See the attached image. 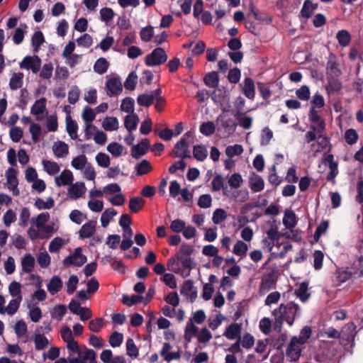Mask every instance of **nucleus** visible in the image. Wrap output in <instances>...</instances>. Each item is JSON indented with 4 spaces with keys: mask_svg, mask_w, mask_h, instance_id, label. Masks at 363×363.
<instances>
[{
    "mask_svg": "<svg viewBox=\"0 0 363 363\" xmlns=\"http://www.w3.org/2000/svg\"><path fill=\"white\" fill-rule=\"evenodd\" d=\"M272 313L275 317L274 330L280 333L284 321L290 326L294 324L295 319L301 315V308L297 303L291 301L286 304H280Z\"/></svg>",
    "mask_w": 363,
    "mask_h": 363,
    "instance_id": "nucleus-1",
    "label": "nucleus"
},
{
    "mask_svg": "<svg viewBox=\"0 0 363 363\" xmlns=\"http://www.w3.org/2000/svg\"><path fill=\"white\" fill-rule=\"evenodd\" d=\"M167 269L179 274L183 277L190 275V272L195 267V263L191 257L182 255L177 252L167 261Z\"/></svg>",
    "mask_w": 363,
    "mask_h": 363,
    "instance_id": "nucleus-2",
    "label": "nucleus"
},
{
    "mask_svg": "<svg viewBox=\"0 0 363 363\" xmlns=\"http://www.w3.org/2000/svg\"><path fill=\"white\" fill-rule=\"evenodd\" d=\"M194 137V133L191 131H187L183 137L178 141L175 145L173 151L171 153V156L173 157H180L183 160L186 158H190L191 151L189 148V144L187 142V139Z\"/></svg>",
    "mask_w": 363,
    "mask_h": 363,
    "instance_id": "nucleus-3",
    "label": "nucleus"
},
{
    "mask_svg": "<svg viewBox=\"0 0 363 363\" xmlns=\"http://www.w3.org/2000/svg\"><path fill=\"white\" fill-rule=\"evenodd\" d=\"M167 60V55L162 48L154 49L145 58V63L148 67H155L164 64Z\"/></svg>",
    "mask_w": 363,
    "mask_h": 363,
    "instance_id": "nucleus-4",
    "label": "nucleus"
},
{
    "mask_svg": "<svg viewBox=\"0 0 363 363\" xmlns=\"http://www.w3.org/2000/svg\"><path fill=\"white\" fill-rule=\"evenodd\" d=\"M87 261L86 257L82 254L81 247H77L74 250V253L66 257L63 260V264L65 267L74 265L76 267H81Z\"/></svg>",
    "mask_w": 363,
    "mask_h": 363,
    "instance_id": "nucleus-5",
    "label": "nucleus"
},
{
    "mask_svg": "<svg viewBox=\"0 0 363 363\" xmlns=\"http://www.w3.org/2000/svg\"><path fill=\"white\" fill-rule=\"evenodd\" d=\"M356 325L351 323H348L344 328L341 333V336L339 338L340 340L341 345L346 346L351 343V347L354 345V337L357 334Z\"/></svg>",
    "mask_w": 363,
    "mask_h": 363,
    "instance_id": "nucleus-6",
    "label": "nucleus"
},
{
    "mask_svg": "<svg viewBox=\"0 0 363 363\" xmlns=\"http://www.w3.org/2000/svg\"><path fill=\"white\" fill-rule=\"evenodd\" d=\"M342 74L335 55L330 54L326 65L327 79L339 77Z\"/></svg>",
    "mask_w": 363,
    "mask_h": 363,
    "instance_id": "nucleus-7",
    "label": "nucleus"
},
{
    "mask_svg": "<svg viewBox=\"0 0 363 363\" xmlns=\"http://www.w3.org/2000/svg\"><path fill=\"white\" fill-rule=\"evenodd\" d=\"M41 67V60L38 55L26 56L20 62V67L37 73Z\"/></svg>",
    "mask_w": 363,
    "mask_h": 363,
    "instance_id": "nucleus-8",
    "label": "nucleus"
},
{
    "mask_svg": "<svg viewBox=\"0 0 363 363\" xmlns=\"http://www.w3.org/2000/svg\"><path fill=\"white\" fill-rule=\"evenodd\" d=\"M298 345L300 344L297 342V337L293 336L286 350V356L291 362L297 361L301 356V348Z\"/></svg>",
    "mask_w": 363,
    "mask_h": 363,
    "instance_id": "nucleus-9",
    "label": "nucleus"
},
{
    "mask_svg": "<svg viewBox=\"0 0 363 363\" xmlns=\"http://www.w3.org/2000/svg\"><path fill=\"white\" fill-rule=\"evenodd\" d=\"M308 117L313 123L316 124L311 125L310 128L312 130H317L318 133H323L325 129V121L320 118L318 111L315 109V107H311Z\"/></svg>",
    "mask_w": 363,
    "mask_h": 363,
    "instance_id": "nucleus-10",
    "label": "nucleus"
},
{
    "mask_svg": "<svg viewBox=\"0 0 363 363\" xmlns=\"http://www.w3.org/2000/svg\"><path fill=\"white\" fill-rule=\"evenodd\" d=\"M276 281L272 274H268L262 277L261 282L259 286V293L260 295H264L274 288Z\"/></svg>",
    "mask_w": 363,
    "mask_h": 363,
    "instance_id": "nucleus-11",
    "label": "nucleus"
},
{
    "mask_svg": "<svg viewBox=\"0 0 363 363\" xmlns=\"http://www.w3.org/2000/svg\"><path fill=\"white\" fill-rule=\"evenodd\" d=\"M243 94L249 99H254L255 96V86L254 80L250 77H246L242 84H240Z\"/></svg>",
    "mask_w": 363,
    "mask_h": 363,
    "instance_id": "nucleus-12",
    "label": "nucleus"
},
{
    "mask_svg": "<svg viewBox=\"0 0 363 363\" xmlns=\"http://www.w3.org/2000/svg\"><path fill=\"white\" fill-rule=\"evenodd\" d=\"M149 145V140L147 138L143 139L139 144L133 145L131 148V156L135 159H139L141 156L146 154Z\"/></svg>",
    "mask_w": 363,
    "mask_h": 363,
    "instance_id": "nucleus-13",
    "label": "nucleus"
},
{
    "mask_svg": "<svg viewBox=\"0 0 363 363\" xmlns=\"http://www.w3.org/2000/svg\"><path fill=\"white\" fill-rule=\"evenodd\" d=\"M108 89V94L111 96L118 95L123 91V86L121 82L118 78H111L106 84Z\"/></svg>",
    "mask_w": 363,
    "mask_h": 363,
    "instance_id": "nucleus-14",
    "label": "nucleus"
},
{
    "mask_svg": "<svg viewBox=\"0 0 363 363\" xmlns=\"http://www.w3.org/2000/svg\"><path fill=\"white\" fill-rule=\"evenodd\" d=\"M171 349L172 345L169 342H164L160 351V355L168 362L173 359H179L181 357L179 350L169 352Z\"/></svg>",
    "mask_w": 363,
    "mask_h": 363,
    "instance_id": "nucleus-15",
    "label": "nucleus"
},
{
    "mask_svg": "<svg viewBox=\"0 0 363 363\" xmlns=\"http://www.w3.org/2000/svg\"><path fill=\"white\" fill-rule=\"evenodd\" d=\"M96 224V221L93 220L84 223L79 231L80 238H91L95 233Z\"/></svg>",
    "mask_w": 363,
    "mask_h": 363,
    "instance_id": "nucleus-16",
    "label": "nucleus"
},
{
    "mask_svg": "<svg viewBox=\"0 0 363 363\" xmlns=\"http://www.w3.org/2000/svg\"><path fill=\"white\" fill-rule=\"evenodd\" d=\"M180 293L184 296L190 298L191 302H193L197 297V292L194 290V284L190 279L184 281L180 289Z\"/></svg>",
    "mask_w": 363,
    "mask_h": 363,
    "instance_id": "nucleus-17",
    "label": "nucleus"
},
{
    "mask_svg": "<svg viewBox=\"0 0 363 363\" xmlns=\"http://www.w3.org/2000/svg\"><path fill=\"white\" fill-rule=\"evenodd\" d=\"M73 174L70 170H63L60 175L55 177V183L57 186H67L72 184L73 181Z\"/></svg>",
    "mask_w": 363,
    "mask_h": 363,
    "instance_id": "nucleus-18",
    "label": "nucleus"
},
{
    "mask_svg": "<svg viewBox=\"0 0 363 363\" xmlns=\"http://www.w3.org/2000/svg\"><path fill=\"white\" fill-rule=\"evenodd\" d=\"M66 130L72 139L76 140L78 138V124L72 118L69 113L66 116Z\"/></svg>",
    "mask_w": 363,
    "mask_h": 363,
    "instance_id": "nucleus-19",
    "label": "nucleus"
},
{
    "mask_svg": "<svg viewBox=\"0 0 363 363\" xmlns=\"http://www.w3.org/2000/svg\"><path fill=\"white\" fill-rule=\"evenodd\" d=\"M52 151L55 155L58 158L66 157L69 153V147L63 141L55 142L52 146Z\"/></svg>",
    "mask_w": 363,
    "mask_h": 363,
    "instance_id": "nucleus-20",
    "label": "nucleus"
},
{
    "mask_svg": "<svg viewBox=\"0 0 363 363\" xmlns=\"http://www.w3.org/2000/svg\"><path fill=\"white\" fill-rule=\"evenodd\" d=\"M85 192V186L83 182H77L72 184L68 189V194L70 198L77 199L81 197Z\"/></svg>",
    "mask_w": 363,
    "mask_h": 363,
    "instance_id": "nucleus-21",
    "label": "nucleus"
},
{
    "mask_svg": "<svg viewBox=\"0 0 363 363\" xmlns=\"http://www.w3.org/2000/svg\"><path fill=\"white\" fill-rule=\"evenodd\" d=\"M283 223L287 229L294 228L296 225V216L292 210L287 209L285 211Z\"/></svg>",
    "mask_w": 363,
    "mask_h": 363,
    "instance_id": "nucleus-22",
    "label": "nucleus"
},
{
    "mask_svg": "<svg viewBox=\"0 0 363 363\" xmlns=\"http://www.w3.org/2000/svg\"><path fill=\"white\" fill-rule=\"evenodd\" d=\"M62 281L58 276H54L50 280L48 284V290L52 294L54 295L59 292L62 288Z\"/></svg>",
    "mask_w": 363,
    "mask_h": 363,
    "instance_id": "nucleus-23",
    "label": "nucleus"
},
{
    "mask_svg": "<svg viewBox=\"0 0 363 363\" xmlns=\"http://www.w3.org/2000/svg\"><path fill=\"white\" fill-rule=\"evenodd\" d=\"M241 333V326L238 323H232L227 328L224 333V335L228 340H235L237 337H240Z\"/></svg>",
    "mask_w": 363,
    "mask_h": 363,
    "instance_id": "nucleus-24",
    "label": "nucleus"
},
{
    "mask_svg": "<svg viewBox=\"0 0 363 363\" xmlns=\"http://www.w3.org/2000/svg\"><path fill=\"white\" fill-rule=\"evenodd\" d=\"M204 84L210 88H216L219 84V77L216 72H208L203 77Z\"/></svg>",
    "mask_w": 363,
    "mask_h": 363,
    "instance_id": "nucleus-25",
    "label": "nucleus"
},
{
    "mask_svg": "<svg viewBox=\"0 0 363 363\" xmlns=\"http://www.w3.org/2000/svg\"><path fill=\"white\" fill-rule=\"evenodd\" d=\"M317 8V4H313L311 0H306L301 10V15L303 18H309Z\"/></svg>",
    "mask_w": 363,
    "mask_h": 363,
    "instance_id": "nucleus-26",
    "label": "nucleus"
},
{
    "mask_svg": "<svg viewBox=\"0 0 363 363\" xmlns=\"http://www.w3.org/2000/svg\"><path fill=\"white\" fill-rule=\"evenodd\" d=\"M250 187L253 192H259L264 189V182L263 179L257 174L250 179Z\"/></svg>",
    "mask_w": 363,
    "mask_h": 363,
    "instance_id": "nucleus-27",
    "label": "nucleus"
},
{
    "mask_svg": "<svg viewBox=\"0 0 363 363\" xmlns=\"http://www.w3.org/2000/svg\"><path fill=\"white\" fill-rule=\"evenodd\" d=\"M35 265V259L30 254H26L21 260L22 270L26 273L33 271Z\"/></svg>",
    "mask_w": 363,
    "mask_h": 363,
    "instance_id": "nucleus-28",
    "label": "nucleus"
},
{
    "mask_svg": "<svg viewBox=\"0 0 363 363\" xmlns=\"http://www.w3.org/2000/svg\"><path fill=\"white\" fill-rule=\"evenodd\" d=\"M138 122V116L135 113H133V115H128L125 116L124 125L129 132H132L137 128Z\"/></svg>",
    "mask_w": 363,
    "mask_h": 363,
    "instance_id": "nucleus-29",
    "label": "nucleus"
},
{
    "mask_svg": "<svg viewBox=\"0 0 363 363\" xmlns=\"http://www.w3.org/2000/svg\"><path fill=\"white\" fill-rule=\"evenodd\" d=\"M145 200L140 196L133 197L129 201V209L132 213H138L145 205Z\"/></svg>",
    "mask_w": 363,
    "mask_h": 363,
    "instance_id": "nucleus-30",
    "label": "nucleus"
},
{
    "mask_svg": "<svg viewBox=\"0 0 363 363\" xmlns=\"http://www.w3.org/2000/svg\"><path fill=\"white\" fill-rule=\"evenodd\" d=\"M23 74L13 73L10 79L9 86L12 90L20 89L23 86Z\"/></svg>",
    "mask_w": 363,
    "mask_h": 363,
    "instance_id": "nucleus-31",
    "label": "nucleus"
},
{
    "mask_svg": "<svg viewBox=\"0 0 363 363\" xmlns=\"http://www.w3.org/2000/svg\"><path fill=\"white\" fill-rule=\"evenodd\" d=\"M17 172L13 167H9L6 172L8 188L18 186V180L16 177Z\"/></svg>",
    "mask_w": 363,
    "mask_h": 363,
    "instance_id": "nucleus-32",
    "label": "nucleus"
},
{
    "mask_svg": "<svg viewBox=\"0 0 363 363\" xmlns=\"http://www.w3.org/2000/svg\"><path fill=\"white\" fill-rule=\"evenodd\" d=\"M46 109V99L41 98L37 100L35 104L32 106L30 112L33 115L43 114Z\"/></svg>",
    "mask_w": 363,
    "mask_h": 363,
    "instance_id": "nucleus-33",
    "label": "nucleus"
},
{
    "mask_svg": "<svg viewBox=\"0 0 363 363\" xmlns=\"http://www.w3.org/2000/svg\"><path fill=\"white\" fill-rule=\"evenodd\" d=\"M82 116L85 125H87V127L90 128L91 123L95 119L96 112H94L91 108L86 106L83 110Z\"/></svg>",
    "mask_w": 363,
    "mask_h": 363,
    "instance_id": "nucleus-34",
    "label": "nucleus"
},
{
    "mask_svg": "<svg viewBox=\"0 0 363 363\" xmlns=\"http://www.w3.org/2000/svg\"><path fill=\"white\" fill-rule=\"evenodd\" d=\"M109 64L106 59L104 57L99 58L94 63V70L95 72L102 74L108 70Z\"/></svg>",
    "mask_w": 363,
    "mask_h": 363,
    "instance_id": "nucleus-35",
    "label": "nucleus"
},
{
    "mask_svg": "<svg viewBox=\"0 0 363 363\" xmlns=\"http://www.w3.org/2000/svg\"><path fill=\"white\" fill-rule=\"evenodd\" d=\"M336 38L338 43L342 47L347 46L351 41V35L346 30H339L336 35Z\"/></svg>",
    "mask_w": 363,
    "mask_h": 363,
    "instance_id": "nucleus-36",
    "label": "nucleus"
},
{
    "mask_svg": "<svg viewBox=\"0 0 363 363\" xmlns=\"http://www.w3.org/2000/svg\"><path fill=\"white\" fill-rule=\"evenodd\" d=\"M43 164L45 171L50 175H54L60 172V166L55 162L43 160Z\"/></svg>",
    "mask_w": 363,
    "mask_h": 363,
    "instance_id": "nucleus-37",
    "label": "nucleus"
},
{
    "mask_svg": "<svg viewBox=\"0 0 363 363\" xmlns=\"http://www.w3.org/2000/svg\"><path fill=\"white\" fill-rule=\"evenodd\" d=\"M116 215L117 211L112 208H107L106 210H105L101 216V225L104 228H106L110 223L112 218Z\"/></svg>",
    "mask_w": 363,
    "mask_h": 363,
    "instance_id": "nucleus-38",
    "label": "nucleus"
},
{
    "mask_svg": "<svg viewBox=\"0 0 363 363\" xmlns=\"http://www.w3.org/2000/svg\"><path fill=\"white\" fill-rule=\"evenodd\" d=\"M308 286V284L307 282H302L299 287L295 291V294L303 303L306 302L310 296V294L307 293Z\"/></svg>",
    "mask_w": 363,
    "mask_h": 363,
    "instance_id": "nucleus-39",
    "label": "nucleus"
},
{
    "mask_svg": "<svg viewBox=\"0 0 363 363\" xmlns=\"http://www.w3.org/2000/svg\"><path fill=\"white\" fill-rule=\"evenodd\" d=\"M102 127L107 131L116 130L118 128V121L116 117H106Z\"/></svg>",
    "mask_w": 363,
    "mask_h": 363,
    "instance_id": "nucleus-40",
    "label": "nucleus"
},
{
    "mask_svg": "<svg viewBox=\"0 0 363 363\" xmlns=\"http://www.w3.org/2000/svg\"><path fill=\"white\" fill-rule=\"evenodd\" d=\"M143 301V296L140 295H132L128 296L126 294H123L122 296V303L128 306H132L133 305L141 303Z\"/></svg>",
    "mask_w": 363,
    "mask_h": 363,
    "instance_id": "nucleus-41",
    "label": "nucleus"
},
{
    "mask_svg": "<svg viewBox=\"0 0 363 363\" xmlns=\"http://www.w3.org/2000/svg\"><path fill=\"white\" fill-rule=\"evenodd\" d=\"M152 168L151 164L146 160H143L135 166L137 174L139 176H143L147 174L152 170Z\"/></svg>",
    "mask_w": 363,
    "mask_h": 363,
    "instance_id": "nucleus-42",
    "label": "nucleus"
},
{
    "mask_svg": "<svg viewBox=\"0 0 363 363\" xmlns=\"http://www.w3.org/2000/svg\"><path fill=\"white\" fill-rule=\"evenodd\" d=\"M208 155L207 150L201 145H197L194 147L193 156L198 161H203Z\"/></svg>",
    "mask_w": 363,
    "mask_h": 363,
    "instance_id": "nucleus-43",
    "label": "nucleus"
},
{
    "mask_svg": "<svg viewBox=\"0 0 363 363\" xmlns=\"http://www.w3.org/2000/svg\"><path fill=\"white\" fill-rule=\"evenodd\" d=\"M134 99L131 97L125 98L121 104V109L122 111L133 115L134 113Z\"/></svg>",
    "mask_w": 363,
    "mask_h": 363,
    "instance_id": "nucleus-44",
    "label": "nucleus"
},
{
    "mask_svg": "<svg viewBox=\"0 0 363 363\" xmlns=\"http://www.w3.org/2000/svg\"><path fill=\"white\" fill-rule=\"evenodd\" d=\"M32 45L35 52H38L40 45L44 43L45 38L40 30L35 32L32 37Z\"/></svg>",
    "mask_w": 363,
    "mask_h": 363,
    "instance_id": "nucleus-45",
    "label": "nucleus"
},
{
    "mask_svg": "<svg viewBox=\"0 0 363 363\" xmlns=\"http://www.w3.org/2000/svg\"><path fill=\"white\" fill-rule=\"evenodd\" d=\"M153 101V94H142L138 95L137 98V102L141 106L149 107L152 104Z\"/></svg>",
    "mask_w": 363,
    "mask_h": 363,
    "instance_id": "nucleus-46",
    "label": "nucleus"
},
{
    "mask_svg": "<svg viewBox=\"0 0 363 363\" xmlns=\"http://www.w3.org/2000/svg\"><path fill=\"white\" fill-rule=\"evenodd\" d=\"M199 130L205 136H210L214 133L216 127L212 121L204 122L201 124Z\"/></svg>",
    "mask_w": 363,
    "mask_h": 363,
    "instance_id": "nucleus-47",
    "label": "nucleus"
},
{
    "mask_svg": "<svg viewBox=\"0 0 363 363\" xmlns=\"http://www.w3.org/2000/svg\"><path fill=\"white\" fill-rule=\"evenodd\" d=\"M140 36L142 41L147 43L151 40L154 36V28L152 26H147L143 28L140 32Z\"/></svg>",
    "mask_w": 363,
    "mask_h": 363,
    "instance_id": "nucleus-48",
    "label": "nucleus"
},
{
    "mask_svg": "<svg viewBox=\"0 0 363 363\" xmlns=\"http://www.w3.org/2000/svg\"><path fill=\"white\" fill-rule=\"evenodd\" d=\"M55 205V201L52 197L48 198L45 201L43 199L38 198L35 200V206L40 210L41 209H50Z\"/></svg>",
    "mask_w": 363,
    "mask_h": 363,
    "instance_id": "nucleus-49",
    "label": "nucleus"
},
{
    "mask_svg": "<svg viewBox=\"0 0 363 363\" xmlns=\"http://www.w3.org/2000/svg\"><path fill=\"white\" fill-rule=\"evenodd\" d=\"M22 301V296H18L14 299L10 301L9 305L6 307V312L9 315H13L18 311L21 302Z\"/></svg>",
    "mask_w": 363,
    "mask_h": 363,
    "instance_id": "nucleus-50",
    "label": "nucleus"
},
{
    "mask_svg": "<svg viewBox=\"0 0 363 363\" xmlns=\"http://www.w3.org/2000/svg\"><path fill=\"white\" fill-rule=\"evenodd\" d=\"M312 334V330L310 326H304L299 334L298 337H297V342L300 345L305 344L308 340L310 338Z\"/></svg>",
    "mask_w": 363,
    "mask_h": 363,
    "instance_id": "nucleus-51",
    "label": "nucleus"
},
{
    "mask_svg": "<svg viewBox=\"0 0 363 363\" xmlns=\"http://www.w3.org/2000/svg\"><path fill=\"white\" fill-rule=\"evenodd\" d=\"M126 350L128 356L134 358H137L138 357V349L132 338H128L126 341Z\"/></svg>",
    "mask_w": 363,
    "mask_h": 363,
    "instance_id": "nucleus-52",
    "label": "nucleus"
},
{
    "mask_svg": "<svg viewBox=\"0 0 363 363\" xmlns=\"http://www.w3.org/2000/svg\"><path fill=\"white\" fill-rule=\"evenodd\" d=\"M138 76L135 72H131L126 78L124 86L127 90L133 91L135 89Z\"/></svg>",
    "mask_w": 363,
    "mask_h": 363,
    "instance_id": "nucleus-53",
    "label": "nucleus"
},
{
    "mask_svg": "<svg viewBox=\"0 0 363 363\" xmlns=\"http://www.w3.org/2000/svg\"><path fill=\"white\" fill-rule=\"evenodd\" d=\"M35 347L37 350H42L48 345V340L43 335L37 334L34 338Z\"/></svg>",
    "mask_w": 363,
    "mask_h": 363,
    "instance_id": "nucleus-54",
    "label": "nucleus"
},
{
    "mask_svg": "<svg viewBox=\"0 0 363 363\" xmlns=\"http://www.w3.org/2000/svg\"><path fill=\"white\" fill-rule=\"evenodd\" d=\"M239 121V125L243 128L248 130L252 127V118L250 116H242L240 112H237L235 115Z\"/></svg>",
    "mask_w": 363,
    "mask_h": 363,
    "instance_id": "nucleus-55",
    "label": "nucleus"
},
{
    "mask_svg": "<svg viewBox=\"0 0 363 363\" xmlns=\"http://www.w3.org/2000/svg\"><path fill=\"white\" fill-rule=\"evenodd\" d=\"M123 340V335L117 331L113 332L108 340L110 345L113 347H119Z\"/></svg>",
    "mask_w": 363,
    "mask_h": 363,
    "instance_id": "nucleus-56",
    "label": "nucleus"
},
{
    "mask_svg": "<svg viewBox=\"0 0 363 363\" xmlns=\"http://www.w3.org/2000/svg\"><path fill=\"white\" fill-rule=\"evenodd\" d=\"M359 138L357 131L353 128L347 129L345 133V140L349 145L355 144Z\"/></svg>",
    "mask_w": 363,
    "mask_h": 363,
    "instance_id": "nucleus-57",
    "label": "nucleus"
},
{
    "mask_svg": "<svg viewBox=\"0 0 363 363\" xmlns=\"http://www.w3.org/2000/svg\"><path fill=\"white\" fill-rule=\"evenodd\" d=\"M107 150L114 157H119L122 155L123 146L118 143L113 142L108 145Z\"/></svg>",
    "mask_w": 363,
    "mask_h": 363,
    "instance_id": "nucleus-58",
    "label": "nucleus"
},
{
    "mask_svg": "<svg viewBox=\"0 0 363 363\" xmlns=\"http://www.w3.org/2000/svg\"><path fill=\"white\" fill-rule=\"evenodd\" d=\"M243 148L241 145L235 144L234 145H229L225 149V154L229 157L240 155L242 153Z\"/></svg>",
    "mask_w": 363,
    "mask_h": 363,
    "instance_id": "nucleus-59",
    "label": "nucleus"
},
{
    "mask_svg": "<svg viewBox=\"0 0 363 363\" xmlns=\"http://www.w3.org/2000/svg\"><path fill=\"white\" fill-rule=\"evenodd\" d=\"M71 164L74 169H82L87 164V158L84 155H79L72 160Z\"/></svg>",
    "mask_w": 363,
    "mask_h": 363,
    "instance_id": "nucleus-60",
    "label": "nucleus"
},
{
    "mask_svg": "<svg viewBox=\"0 0 363 363\" xmlns=\"http://www.w3.org/2000/svg\"><path fill=\"white\" fill-rule=\"evenodd\" d=\"M248 250L247 245L243 241L238 240L234 245L233 252L238 256L245 255Z\"/></svg>",
    "mask_w": 363,
    "mask_h": 363,
    "instance_id": "nucleus-61",
    "label": "nucleus"
},
{
    "mask_svg": "<svg viewBox=\"0 0 363 363\" xmlns=\"http://www.w3.org/2000/svg\"><path fill=\"white\" fill-rule=\"evenodd\" d=\"M227 218V213L223 208H217L213 213L212 220L215 224H220Z\"/></svg>",
    "mask_w": 363,
    "mask_h": 363,
    "instance_id": "nucleus-62",
    "label": "nucleus"
},
{
    "mask_svg": "<svg viewBox=\"0 0 363 363\" xmlns=\"http://www.w3.org/2000/svg\"><path fill=\"white\" fill-rule=\"evenodd\" d=\"M104 326V318H96L89 321V328L94 333H99Z\"/></svg>",
    "mask_w": 363,
    "mask_h": 363,
    "instance_id": "nucleus-63",
    "label": "nucleus"
},
{
    "mask_svg": "<svg viewBox=\"0 0 363 363\" xmlns=\"http://www.w3.org/2000/svg\"><path fill=\"white\" fill-rule=\"evenodd\" d=\"M87 218L86 216L80 211L74 209L69 214V219L77 224H81L84 220Z\"/></svg>",
    "mask_w": 363,
    "mask_h": 363,
    "instance_id": "nucleus-64",
    "label": "nucleus"
}]
</instances>
